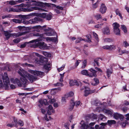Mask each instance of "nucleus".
I'll return each instance as SVG.
<instances>
[{
	"label": "nucleus",
	"instance_id": "obj_1",
	"mask_svg": "<svg viewBox=\"0 0 129 129\" xmlns=\"http://www.w3.org/2000/svg\"><path fill=\"white\" fill-rule=\"evenodd\" d=\"M18 72L21 76V77L20 78V79L22 82H21L20 80L17 78L15 79L11 78L10 80L12 83L14 84L17 83L19 86H21L22 84L24 85L28 81L27 79L31 83L33 82L37 79V77L30 74L22 68L20 69L18 71Z\"/></svg>",
	"mask_w": 129,
	"mask_h": 129
},
{
	"label": "nucleus",
	"instance_id": "obj_2",
	"mask_svg": "<svg viewBox=\"0 0 129 129\" xmlns=\"http://www.w3.org/2000/svg\"><path fill=\"white\" fill-rule=\"evenodd\" d=\"M0 77L3 79L6 89H8L9 87L8 85L10 82V79L7 73H5L1 74L0 75Z\"/></svg>",
	"mask_w": 129,
	"mask_h": 129
},
{
	"label": "nucleus",
	"instance_id": "obj_3",
	"mask_svg": "<svg viewBox=\"0 0 129 129\" xmlns=\"http://www.w3.org/2000/svg\"><path fill=\"white\" fill-rule=\"evenodd\" d=\"M34 10L43 11H46L43 9L36 7H27L26 8H23L22 9V11L24 12H30L33 11Z\"/></svg>",
	"mask_w": 129,
	"mask_h": 129
},
{
	"label": "nucleus",
	"instance_id": "obj_4",
	"mask_svg": "<svg viewBox=\"0 0 129 129\" xmlns=\"http://www.w3.org/2000/svg\"><path fill=\"white\" fill-rule=\"evenodd\" d=\"M37 42L36 41V43L34 44L35 48L38 47L41 49H44L46 47L47 45L44 42H38V43H37Z\"/></svg>",
	"mask_w": 129,
	"mask_h": 129
},
{
	"label": "nucleus",
	"instance_id": "obj_5",
	"mask_svg": "<svg viewBox=\"0 0 129 129\" xmlns=\"http://www.w3.org/2000/svg\"><path fill=\"white\" fill-rule=\"evenodd\" d=\"M114 32L116 35H119L120 34V30L119 28L120 26L119 24L117 22H115L113 24Z\"/></svg>",
	"mask_w": 129,
	"mask_h": 129
},
{
	"label": "nucleus",
	"instance_id": "obj_6",
	"mask_svg": "<svg viewBox=\"0 0 129 129\" xmlns=\"http://www.w3.org/2000/svg\"><path fill=\"white\" fill-rule=\"evenodd\" d=\"M28 71L31 74L35 75L38 76L40 77H42L44 75V73L42 72L34 71L31 70H29Z\"/></svg>",
	"mask_w": 129,
	"mask_h": 129
},
{
	"label": "nucleus",
	"instance_id": "obj_7",
	"mask_svg": "<svg viewBox=\"0 0 129 129\" xmlns=\"http://www.w3.org/2000/svg\"><path fill=\"white\" fill-rule=\"evenodd\" d=\"M38 20V18L37 17H35L33 19H30L28 21L26 20H23V23L24 24H27L29 23L34 24L37 22Z\"/></svg>",
	"mask_w": 129,
	"mask_h": 129
},
{
	"label": "nucleus",
	"instance_id": "obj_8",
	"mask_svg": "<svg viewBox=\"0 0 129 129\" xmlns=\"http://www.w3.org/2000/svg\"><path fill=\"white\" fill-rule=\"evenodd\" d=\"M113 117L116 119L118 120L119 118L122 121L123 120L124 118L123 116L121 114L117 113H115L113 114Z\"/></svg>",
	"mask_w": 129,
	"mask_h": 129
},
{
	"label": "nucleus",
	"instance_id": "obj_9",
	"mask_svg": "<svg viewBox=\"0 0 129 129\" xmlns=\"http://www.w3.org/2000/svg\"><path fill=\"white\" fill-rule=\"evenodd\" d=\"M91 72V73H89V75H88V76L90 77H96L97 76L96 73L97 71L92 69V68H90L88 70Z\"/></svg>",
	"mask_w": 129,
	"mask_h": 129
},
{
	"label": "nucleus",
	"instance_id": "obj_10",
	"mask_svg": "<svg viewBox=\"0 0 129 129\" xmlns=\"http://www.w3.org/2000/svg\"><path fill=\"white\" fill-rule=\"evenodd\" d=\"M95 91L94 90H91L89 88L87 87L85 88L84 95L85 96H87L89 94L94 92Z\"/></svg>",
	"mask_w": 129,
	"mask_h": 129
},
{
	"label": "nucleus",
	"instance_id": "obj_11",
	"mask_svg": "<svg viewBox=\"0 0 129 129\" xmlns=\"http://www.w3.org/2000/svg\"><path fill=\"white\" fill-rule=\"evenodd\" d=\"M103 48L105 49H107L110 50H114L116 49V47L114 45H110L108 46L106 45L103 47Z\"/></svg>",
	"mask_w": 129,
	"mask_h": 129
},
{
	"label": "nucleus",
	"instance_id": "obj_12",
	"mask_svg": "<svg viewBox=\"0 0 129 129\" xmlns=\"http://www.w3.org/2000/svg\"><path fill=\"white\" fill-rule=\"evenodd\" d=\"M51 112L54 113L55 112V111L53 109L52 105H50L48 107L47 113L48 115H50L51 114Z\"/></svg>",
	"mask_w": 129,
	"mask_h": 129
},
{
	"label": "nucleus",
	"instance_id": "obj_13",
	"mask_svg": "<svg viewBox=\"0 0 129 129\" xmlns=\"http://www.w3.org/2000/svg\"><path fill=\"white\" fill-rule=\"evenodd\" d=\"M107 10V8L105 5L104 4H102L100 9V11L102 14L105 13Z\"/></svg>",
	"mask_w": 129,
	"mask_h": 129
},
{
	"label": "nucleus",
	"instance_id": "obj_14",
	"mask_svg": "<svg viewBox=\"0 0 129 129\" xmlns=\"http://www.w3.org/2000/svg\"><path fill=\"white\" fill-rule=\"evenodd\" d=\"M26 33V32H20L17 34L13 33L12 34V36L14 38H16L23 35Z\"/></svg>",
	"mask_w": 129,
	"mask_h": 129
},
{
	"label": "nucleus",
	"instance_id": "obj_15",
	"mask_svg": "<svg viewBox=\"0 0 129 129\" xmlns=\"http://www.w3.org/2000/svg\"><path fill=\"white\" fill-rule=\"evenodd\" d=\"M39 102L42 106L43 105V104L45 105H47L48 104V102L46 99H40L39 100Z\"/></svg>",
	"mask_w": 129,
	"mask_h": 129
},
{
	"label": "nucleus",
	"instance_id": "obj_16",
	"mask_svg": "<svg viewBox=\"0 0 129 129\" xmlns=\"http://www.w3.org/2000/svg\"><path fill=\"white\" fill-rule=\"evenodd\" d=\"M103 31L104 34L109 35L110 34V31L109 27L107 26L103 29Z\"/></svg>",
	"mask_w": 129,
	"mask_h": 129
},
{
	"label": "nucleus",
	"instance_id": "obj_17",
	"mask_svg": "<svg viewBox=\"0 0 129 129\" xmlns=\"http://www.w3.org/2000/svg\"><path fill=\"white\" fill-rule=\"evenodd\" d=\"M120 47H118V52L119 53V54L120 55H122V54L124 53L128 54L129 53V52L128 51L125 50H121V52H120Z\"/></svg>",
	"mask_w": 129,
	"mask_h": 129
},
{
	"label": "nucleus",
	"instance_id": "obj_18",
	"mask_svg": "<svg viewBox=\"0 0 129 129\" xmlns=\"http://www.w3.org/2000/svg\"><path fill=\"white\" fill-rule=\"evenodd\" d=\"M22 2V0H18V1H11L9 2V4L11 5H13L17 4V3H21Z\"/></svg>",
	"mask_w": 129,
	"mask_h": 129
},
{
	"label": "nucleus",
	"instance_id": "obj_19",
	"mask_svg": "<svg viewBox=\"0 0 129 129\" xmlns=\"http://www.w3.org/2000/svg\"><path fill=\"white\" fill-rule=\"evenodd\" d=\"M107 124V123H102L100 124V125H102L100 126L98 125H95V127L96 129H100V128H103L104 127V126L106 125Z\"/></svg>",
	"mask_w": 129,
	"mask_h": 129
},
{
	"label": "nucleus",
	"instance_id": "obj_20",
	"mask_svg": "<svg viewBox=\"0 0 129 129\" xmlns=\"http://www.w3.org/2000/svg\"><path fill=\"white\" fill-rule=\"evenodd\" d=\"M69 83L71 86H73L74 85H78L79 84L77 81L75 80H71L70 81Z\"/></svg>",
	"mask_w": 129,
	"mask_h": 129
},
{
	"label": "nucleus",
	"instance_id": "obj_21",
	"mask_svg": "<svg viewBox=\"0 0 129 129\" xmlns=\"http://www.w3.org/2000/svg\"><path fill=\"white\" fill-rule=\"evenodd\" d=\"M4 32L5 36L6 37V40H8L12 36V34L10 33L7 31H5Z\"/></svg>",
	"mask_w": 129,
	"mask_h": 129
},
{
	"label": "nucleus",
	"instance_id": "obj_22",
	"mask_svg": "<svg viewBox=\"0 0 129 129\" xmlns=\"http://www.w3.org/2000/svg\"><path fill=\"white\" fill-rule=\"evenodd\" d=\"M30 5L33 6H39L40 4L39 3L35 0H31L30 1Z\"/></svg>",
	"mask_w": 129,
	"mask_h": 129
},
{
	"label": "nucleus",
	"instance_id": "obj_23",
	"mask_svg": "<svg viewBox=\"0 0 129 129\" xmlns=\"http://www.w3.org/2000/svg\"><path fill=\"white\" fill-rule=\"evenodd\" d=\"M61 90V88H55L52 89L51 90V93L54 94L57 93L58 91Z\"/></svg>",
	"mask_w": 129,
	"mask_h": 129
},
{
	"label": "nucleus",
	"instance_id": "obj_24",
	"mask_svg": "<svg viewBox=\"0 0 129 129\" xmlns=\"http://www.w3.org/2000/svg\"><path fill=\"white\" fill-rule=\"evenodd\" d=\"M103 111L105 113L110 115H111L113 113V111L112 110H107L106 109H103Z\"/></svg>",
	"mask_w": 129,
	"mask_h": 129
},
{
	"label": "nucleus",
	"instance_id": "obj_25",
	"mask_svg": "<svg viewBox=\"0 0 129 129\" xmlns=\"http://www.w3.org/2000/svg\"><path fill=\"white\" fill-rule=\"evenodd\" d=\"M99 83V80L97 78H95L93 79V81L91 83V84L93 86L96 85Z\"/></svg>",
	"mask_w": 129,
	"mask_h": 129
},
{
	"label": "nucleus",
	"instance_id": "obj_26",
	"mask_svg": "<svg viewBox=\"0 0 129 129\" xmlns=\"http://www.w3.org/2000/svg\"><path fill=\"white\" fill-rule=\"evenodd\" d=\"M107 73V75L108 78L110 77L111 74L112 73V70L111 69H107V71L106 72Z\"/></svg>",
	"mask_w": 129,
	"mask_h": 129
},
{
	"label": "nucleus",
	"instance_id": "obj_27",
	"mask_svg": "<svg viewBox=\"0 0 129 129\" xmlns=\"http://www.w3.org/2000/svg\"><path fill=\"white\" fill-rule=\"evenodd\" d=\"M70 105L69 108V110H72L74 107L75 105V103L73 100H71L70 102Z\"/></svg>",
	"mask_w": 129,
	"mask_h": 129
},
{
	"label": "nucleus",
	"instance_id": "obj_28",
	"mask_svg": "<svg viewBox=\"0 0 129 129\" xmlns=\"http://www.w3.org/2000/svg\"><path fill=\"white\" fill-rule=\"evenodd\" d=\"M116 121L114 120H108L107 121V123L109 126H111L112 124H116Z\"/></svg>",
	"mask_w": 129,
	"mask_h": 129
},
{
	"label": "nucleus",
	"instance_id": "obj_29",
	"mask_svg": "<svg viewBox=\"0 0 129 129\" xmlns=\"http://www.w3.org/2000/svg\"><path fill=\"white\" fill-rule=\"evenodd\" d=\"M24 20H23L22 19H21V20L17 19H12V21L16 23H23V22Z\"/></svg>",
	"mask_w": 129,
	"mask_h": 129
},
{
	"label": "nucleus",
	"instance_id": "obj_30",
	"mask_svg": "<svg viewBox=\"0 0 129 129\" xmlns=\"http://www.w3.org/2000/svg\"><path fill=\"white\" fill-rule=\"evenodd\" d=\"M33 27L34 29L38 31H39V30L43 28V27L39 25L34 26Z\"/></svg>",
	"mask_w": 129,
	"mask_h": 129
},
{
	"label": "nucleus",
	"instance_id": "obj_31",
	"mask_svg": "<svg viewBox=\"0 0 129 129\" xmlns=\"http://www.w3.org/2000/svg\"><path fill=\"white\" fill-rule=\"evenodd\" d=\"M45 39H46L47 41H55L56 40V38L55 37H46Z\"/></svg>",
	"mask_w": 129,
	"mask_h": 129
},
{
	"label": "nucleus",
	"instance_id": "obj_32",
	"mask_svg": "<svg viewBox=\"0 0 129 129\" xmlns=\"http://www.w3.org/2000/svg\"><path fill=\"white\" fill-rule=\"evenodd\" d=\"M19 11V10L18 9H14V8H9V10L8 9H7V11L9 12H18Z\"/></svg>",
	"mask_w": 129,
	"mask_h": 129
},
{
	"label": "nucleus",
	"instance_id": "obj_33",
	"mask_svg": "<svg viewBox=\"0 0 129 129\" xmlns=\"http://www.w3.org/2000/svg\"><path fill=\"white\" fill-rule=\"evenodd\" d=\"M99 2H97L93 4L92 5V8L93 10H94L98 6Z\"/></svg>",
	"mask_w": 129,
	"mask_h": 129
},
{
	"label": "nucleus",
	"instance_id": "obj_34",
	"mask_svg": "<svg viewBox=\"0 0 129 129\" xmlns=\"http://www.w3.org/2000/svg\"><path fill=\"white\" fill-rule=\"evenodd\" d=\"M51 66V65L50 63H47L44 66V67L45 69L47 70H48Z\"/></svg>",
	"mask_w": 129,
	"mask_h": 129
},
{
	"label": "nucleus",
	"instance_id": "obj_35",
	"mask_svg": "<svg viewBox=\"0 0 129 129\" xmlns=\"http://www.w3.org/2000/svg\"><path fill=\"white\" fill-rule=\"evenodd\" d=\"M81 74L84 75H85L88 76V75H89V73H88V71L87 70H83L81 71Z\"/></svg>",
	"mask_w": 129,
	"mask_h": 129
},
{
	"label": "nucleus",
	"instance_id": "obj_36",
	"mask_svg": "<svg viewBox=\"0 0 129 129\" xmlns=\"http://www.w3.org/2000/svg\"><path fill=\"white\" fill-rule=\"evenodd\" d=\"M88 127V124L85 123H84L81 125V128L82 129H86Z\"/></svg>",
	"mask_w": 129,
	"mask_h": 129
},
{
	"label": "nucleus",
	"instance_id": "obj_37",
	"mask_svg": "<svg viewBox=\"0 0 129 129\" xmlns=\"http://www.w3.org/2000/svg\"><path fill=\"white\" fill-rule=\"evenodd\" d=\"M95 18L97 20L101 19L102 18V16L101 14H97L94 16Z\"/></svg>",
	"mask_w": 129,
	"mask_h": 129
},
{
	"label": "nucleus",
	"instance_id": "obj_38",
	"mask_svg": "<svg viewBox=\"0 0 129 129\" xmlns=\"http://www.w3.org/2000/svg\"><path fill=\"white\" fill-rule=\"evenodd\" d=\"M115 12L117 15H119L121 19L122 18V16L120 13V11L118 9H117L115 11Z\"/></svg>",
	"mask_w": 129,
	"mask_h": 129
},
{
	"label": "nucleus",
	"instance_id": "obj_39",
	"mask_svg": "<svg viewBox=\"0 0 129 129\" xmlns=\"http://www.w3.org/2000/svg\"><path fill=\"white\" fill-rule=\"evenodd\" d=\"M52 35V34L51 32H46L45 33L43 34H42V36H50Z\"/></svg>",
	"mask_w": 129,
	"mask_h": 129
},
{
	"label": "nucleus",
	"instance_id": "obj_40",
	"mask_svg": "<svg viewBox=\"0 0 129 129\" xmlns=\"http://www.w3.org/2000/svg\"><path fill=\"white\" fill-rule=\"evenodd\" d=\"M122 29L124 33H126L127 32V30L126 26L124 25H121V26Z\"/></svg>",
	"mask_w": 129,
	"mask_h": 129
},
{
	"label": "nucleus",
	"instance_id": "obj_41",
	"mask_svg": "<svg viewBox=\"0 0 129 129\" xmlns=\"http://www.w3.org/2000/svg\"><path fill=\"white\" fill-rule=\"evenodd\" d=\"M104 42L106 43H110L112 42V40L109 38H106L104 39Z\"/></svg>",
	"mask_w": 129,
	"mask_h": 129
},
{
	"label": "nucleus",
	"instance_id": "obj_42",
	"mask_svg": "<svg viewBox=\"0 0 129 129\" xmlns=\"http://www.w3.org/2000/svg\"><path fill=\"white\" fill-rule=\"evenodd\" d=\"M21 17L24 20L28 19L30 18V17H28L27 15H22Z\"/></svg>",
	"mask_w": 129,
	"mask_h": 129
},
{
	"label": "nucleus",
	"instance_id": "obj_43",
	"mask_svg": "<svg viewBox=\"0 0 129 129\" xmlns=\"http://www.w3.org/2000/svg\"><path fill=\"white\" fill-rule=\"evenodd\" d=\"M52 17V16L50 15L49 14H46L45 18L47 20H49L51 19Z\"/></svg>",
	"mask_w": 129,
	"mask_h": 129
},
{
	"label": "nucleus",
	"instance_id": "obj_44",
	"mask_svg": "<svg viewBox=\"0 0 129 129\" xmlns=\"http://www.w3.org/2000/svg\"><path fill=\"white\" fill-rule=\"evenodd\" d=\"M103 23L100 24H98L94 26V27L97 28H101V26L103 25Z\"/></svg>",
	"mask_w": 129,
	"mask_h": 129
},
{
	"label": "nucleus",
	"instance_id": "obj_45",
	"mask_svg": "<svg viewBox=\"0 0 129 129\" xmlns=\"http://www.w3.org/2000/svg\"><path fill=\"white\" fill-rule=\"evenodd\" d=\"M22 65L23 66H27L29 67H33L34 66L33 65L29 64H28L27 63H25L23 64Z\"/></svg>",
	"mask_w": 129,
	"mask_h": 129
},
{
	"label": "nucleus",
	"instance_id": "obj_46",
	"mask_svg": "<svg viewBox=\"0 0 129 129\" xmlns=\"http://www.w3.org/2000/svg\"><path fill=\"white\" fill-rule=\"evenodd\" d=\"M42 53H43V54L44 55H45L46 56L48 57H50L51 56V55L50 54H49L47 52H45V51H43V52Z\"/></svg>",
	"mask_w": 129,
	"mask_h": 129
},
{
	"label": "nucleus",
	"instance_id": "obj_47",
	"mask_svg": "<svg viewBox=\"0 0 129 129\" xmlns=\"http://www.w3.org/2000/svg\"><path fill=\"white\" fill-rule=\"evenodd\" d=\"M64 73L62 74H60V77L59 81L61 82H62L63 81V77L64 76Z\"/></svg>",
	"mask_w": 129,
	"mask_h": 129
},
{
	"label": "nucleus",
	"instance_id": "obj_48",
	"mask_svg": "<svg viewBox=\"0 0 129 129\" xmlns=\"http://www.w3.org/2000/svg\"><path fill=\"white\" fill-rule=\"evenodd\" d=\"M55 101V99H53L49 100L48 101V102L50 104H52L54 103Z\"/></svg>",
	"mask_w": 129,
	"mask_h": 129
},
{
	"label": "nucleus",
	"instance_id": "obj_49",
	"mask_svg": "<svg viewBox=\"0 0 129 129\" xmlns=\"http://www.w3.org/2000/svg\"><path fill=\"white\" fill-rule=\"evenodd\" d=\"M93 36L95 37V39L98 42L99 41V40L98 35L95 33L94 32H93Z\"/></svg>",
	"mask_w": 129,
	"mask_h": 129
},
{
	"label": "nucleus",
	"instance_id": "obj_50",
	"mask_svg": "<svg viewBox=\"0 0 129 129\" xmlns=\"http://www.w3.org/2000/svg\"><path fill=\"white\" fill-rule=\"evenodd\" d=\"M87 61L86 60H84L83 62V66H82V68H84L86 66L87 64Z\"/></svg>",
	"mask_w": 129,
	"mask_h": 129
},
{
	"label": "nucleus",
	"instance_id": "obj_51",
	"mask_svg": "<svg viewBox=\"0 0 129 129\" xmlns=\"http://www.w3.org/2000/svg\"><path fill=\"white\" fill-rule=\"evenodd\" d=\"M18 124L21 126H23L24 124V123L23 121L19 120L18 122Z\"/></svg>",
	"mask_w": 129,
	"mask_h": 129
},
{
	"label": "nucleus",
	"instance_id": "obj_52",
	"mask_svg": "<svg viewBox=\"0 0 129 129\" xmlns=\"http://www.w3.org/2000/svg\"><path fill=\"white\" fill-rule=\"evenodd\" d=\"M81 40H84L82 39L81 38H78L75 42L76 43H80V41Z\"/></svg>",
	"mask_w": 129,
	"mask_h": 129
},
{
	"label": "nucleus",
	"instance_id": "obj_53",
	"mask_svg": "<svg viewBox=\"0 0 129 129\" xmlns=\"http://www.w3.org/2000/svg\"><path fill=\"white\" fill-rule=\"evenodd\" d=\"M13 121L14 122V126H16L17 125L18 122L17 119L14 117H13Z\"/></svg>",
	"mask_w": 129,
	"mask_h": 129
},
{
	"label": "nucleus",
	"instance_id": "obj_54",
	"mask_svg": "<svg viewBox=\"0 0 129 129\" xmlns=\"http://www.w3.org/2000/svg\"><path fill=\"white\" fill-rule=\"evenodd\" d=\"M65 66V65H62V66L60 68H58L57 69V70L59 72H60L62 70H63V69L64 68Z\"/></svg>",
	"mask_w": 129,
	"mask_h": 129
},
{
	"label": "nucleus",
	"instance_id": "obj_55",
	"mask_svg": "<svg viewBox=\"0 0 129 129\" xmlns=\"http://www.w3.org/2000/svg\"><path fill=\"white\" fill-rule=\"evenodd\" d=\"M54 85L55 86H59L60 85L61 86H63V84L62 83H59L58 82H57L56 84H54Z\"/></svg>",
	"mask_w": 129,
	"mask_h": 129
},
{
	"label": "nucleus",
	"instance_id": "obj_56",
	"mask_svg": "<svg viewBox=\"0 0 129 129\" xmlns=\"http://www.w3.org/2000/svg\"><path fill=\"white\" fill-rule=\"evenodd\" d=\"M46 14L45 13L40 14L39 16H40L41 17L45 18Z\"/></svg>",
	"mask_w": 129,
	"mask_h": 129
},
{
	"label": "nucleus",
	"instance_id": "obj_57",
	"mask_svg": "<svg viewBox=\"0 0 129 129\" xmlns=\"http://www.w3.org/2000/svg\"><path fill=\"white\" fill-rule=\"evenodd\" d=\"M86 37L87 39H88V42H91V40H90V38H91V36L90 35H88L86 36Z\"/></svg>",
	"mask_w": 129,
	"mask_h": 129
},
{
	"label": "nucleus",
	"instance_id": "obj_58",
	"mask_svg": "<svg viewBox=\"0 0 129 129\" xmlns=\"http://www.w3.org/2000/svg\"><path fill=\"white\" fill-rule=\"evenodd\" d=\"M75 103V105L76 107H77L80 104V102L79 101H76Z\"/></svg>",
	"mask_w": 129,
	"mask_h": 129
},
{
	"label": "nucleus",
	"instance_id": "obj_59",
	"mask_svg": "<svg viewBox=\"0 0 129 129\" xmlns=\"http://www.w3.org/2000/svg\"><path fill=\"white\" fill-rule=\"evenodd\" d=\"M69 124L68 122H67L65 123L64 125V127L67 129H69Z\"/></svg>",
	"mask_w": 129,
	"mask_h": 129
},
{
	"label": "nucleus",
	"instance_id": "obj_60",
	"mask_svg": "<svg viewBox=\"0 0 129 129\" xmlns=\"http://www.w3.org/2000/svg\"><path fill=\"white\" fill-rule=\"evenodd\" d=\"M13 42L15 43H18L20 41V40L19 38H17L13 40Z\"/></svg>",
	"mask_w": 129,
	"mask_h": 129
},
{
	"label": "nucleus",
	"instance_id": "obj_61",
	"mask_svg": "<svg viewBox=\"0 0 129 129\" xmlns=\"http://www.w3.org/2000/svg\"><path fill=\"white\" fill-rule=\"evenodd\" d=\"M123 45L125 47H126L129 46V44L126 41H124L123 42Z\"/></svg>",
	"mask_w": 129,
	"mask_h": 129
},
{
	"label": "nucleus",
	"instance_id": "obj_62",
	"mask_svg": "<svg viewBox=\"0 0 129 129\" xmlns=\"http://www.w3.org/2000/svg\"><path fill=\"white\" fill-rule=\"evenodd\" d=\"M27 15L28 17H30L33 16H35L36 15V14L35 13H32Z\"/></svg>",
	"mask_w": 129,
	"mask_h": 129
},
{
	"label": "nucleus",
	"instance_id": "obj_63",
	"mask_svg": "<svg viewBox=\"0 0 129 129\" xmlns=\"http://www.w3.org/2000/svg\"><path fill=\"white\" fill-rule=\"evenodd\" d=\"M7 126L10 127H12L14 126V123L13 124H7Z\"/></svg>",
	"mask_w": 129,
	"mask_h": 129
},
{
	"label": "nucleus",
	"instance_id": "obj_64",
	"mask_svg": "<svg viewBox=\"0 0 129 129\" xmlns=\"http://www.w3.org/2000/svg\"><path fill=\"white\" fill-rule=\"evenodd\" d=\"M80 61L79 60H77L75 63V66L77 67L79 65Z\"/></svg>",
	"mask_w": 129,
	"mask_h": 129
}]
</instances>
